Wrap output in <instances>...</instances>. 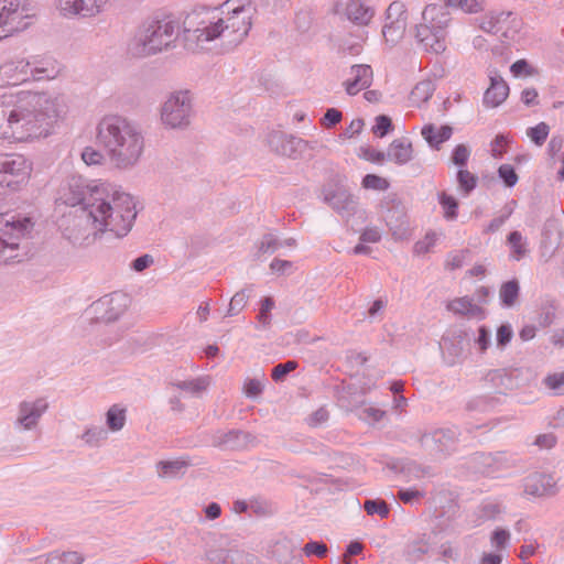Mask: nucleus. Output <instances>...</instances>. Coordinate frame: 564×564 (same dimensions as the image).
Segmentation results:
<instances>
[{"instance_id":"obj_5","label":"nucleus","mask_w":564,"mask_h":564,"mask_svg":"<svg viewBox=\"0 0 564 564\" xmlns=\"http://www.w3.org/2000/svg\"><path fill=\"white\" fill-rule=\"evenodd\" d=\"M85 192V180L72 177L62 197L74 210L62 218L59 228L63 237L75 247L91 246L104 235L93 207L88 206L86 199H82L86 196Z\"/></svg>"},{"instance_id":"obj_48","label":"nucleus","mask_w":564,"mask_h":564,"mask_svg":"<svg viewBox=\"0 0 564 564\" xmlns=\"http://www.w3.org/2000/svg\"><path fill=\"white\" fill-rule=\"evenodd\" d=\"M550 132V127L545 122H540L528 130V135L536 145H542Z\"/></svg>"},{"instance_id":"obj_8","label":"nucleus","mask_w":564,"mask_h":564,"mask_svg":"<svg viewBox=\"0 0 564 564\" xmlns=\"http://www.w3.org/2000/svg\"><path fill=\"white\" fill-rule=\"evenodd\" d=\"M33 223L29 217L11 216L0 226V264L22 261L21 241L29 237Z\"/></svg>"},{"instance_id":"obj_17","label":"nucleus","mask_w":564,"mask_h":564,"mask_svg":"<svg viewBox=\"0 0 564 564\" xmlns=\"http://www.w3.org/2000/svg\"><path fill=\"white\" fill-rule=\"evenodd\" d=\"M128 297L122 293H112L99 299L93 307L97 318L110 323L117 321L127 310Z\"/></svg>"},{"instance_id":"obj_27","label":"nucleus","mask_w":564,"mask_h":564,"mask_svg":"<svg viewBox=\"0 0 564 564\" xmlns=\"http://www.w3.org/2000/svg\"><path fill=\"white\" fill-rule=\"evenodd\" d=\"M447 310L455 314L477 319H484L486 315L484 308L473 303V300L468 296H463L451 301L447 304Z\"/></svg>"},{"instance_id":"obj_7","label":"nucleus","mask_w":564,"mask_h":564,"mask_svg":"<svg viewBox=\"0 0 564 564\" xmlns=\"http://www.w3.org/2000/svg\"><path fill=\"white\" fill-rule=\"evenodd\" d=\"M451 14L441 4H429L422 13V22L416 25L415 39L427 52L440 54L445 51L446 29Z\"/></svg>"},{"instance_id":"obj_21","label":"nucleus","mask_w":564,"mask_h":564,"mask_svg":"<svg viewBox=\"0 0 564 564\" xmlns=\"http://www.w3.org/2000/svg\"><path fill=\"white\" fill-rule=\"evenodd\" d=\"M206 560L209 564H258L254 555L235 549H210Z\"/></svg>"},{"instance_id":"obj_20","label":"nucleus","mask_w":564,"mask_h":564,"mask_svg":"<svg viewBox=\"0 0 564 564\" xmlns=\"http://www.w3.org/2000/svg\"><path fill=\"white\" fill-rule=\"evenodd\" d=\"M381 206L387 209L383 218L392 235L397 238H402L408 229L404 206L394 199L384 200Z\"/></svg>"},{"instance_id":"obj_24","label":"nucleus","mask_w":564,"mask_h":564,"mask_svg":"<svg viewBox=\"0 0 564 564\" xmlns=\"http://www.w3.org/2000/svg\"><path fill=\"white\" fill-rule=\"evenodd\" d=\"M352 78L345 82L348 95H356L360 90L367 89L372 84L373 73L369 65L360 64L351 66Z\"/></svg>"},{"instance_id":"obj_56","label":"nucleus","mask_w":564,"mask_h":564,"mask_svg":"<svg viewBox=\"0 0 564 564\" xmlns=\"http://www.w3.org/2000/svg\"><path fill=\"white\" fill-rule=\"evenodd\" d=\"M263 391V384L261 380L257 378H248L243 383V392L248 398H257Z\"/></svg>"},{"instance_id":"obj_35","label":"nucleus","mask_w":564,"mask_h":564,"mask_svg":"<svg viewBox=\"0 0 564 564\" xmlns=\"http://www.w3.org/2000/svg\"><path fill=\"white\" fill-rule=\"evenodd\" d=\"M434 90L435 85L432 80H422L412 89L410 100L413 105L420 106L432 97Z\"/></svg>"},{"instance_id":"obj_49","label":"nucleus","mask_w":564,"mask_h":564,"mask_svg":"<svg viewBox=\"0 0 564 564\" xmlns=\"http://www.w3.org/2000/svg\"><path fill=\"white\" fill-rule=\"evenodd\" d=\"M297 367V362L294 360H289L283 364H278L273 367L271 377L274 381H283L285 377Z\"/></svg>"},{"instance_id":"obj_33","label":"nucleus","mask_w":564,"mask_h":564,"mask_svg":"<svg viewBox=\"0 0 564 564\" xmlns=\"http://www.w3.org/2000/svg\"><path fill=\"white\" fill-rule=\"evenodd\" d=\"M518 369H496L489 372V380L497 387L506 390L513 389L517 383L514 381Z\"/></svg>"},{"instance_id":"obj_14","label":"nucleus","mask_w":564,"mask_h":564,"mask_svg":"<svg viewBox=\"0 0 564 564\" xmlns=\"http://www.w3.org/2000/svg\"><path fill=\"white\" fill-rule=\"evenodd\" d=\"M269 148L278 155L301 159L307 150L315 149L308 141L283 131H271L267 137Z\"/></svg>"},{"instance_id":"obj_19","label":"nucleus","mask_w":564,"mask_h":564,"mask_svg":"<svg viewBox=\"0 0 564 564\" xmlns=\"http://www.w3.org/2000/svg\"><path fill=\"white\" fill-rule=\"evenodd\" d=\"M109 0H58L59 12L67 18H91L101 13Z\"/></svg>"},{"instance_id":"obj_28","label":"nucleus","mask_w":564,"mask_h":564,"mask_svg":"<svg viewBox=\"0 0 564 564\" xmlns=\"http://www.w3.org/2000/svg\"><path fill=\"white\" fill-rule=\"evenodd\" d=\"M412 143L405 138L393 140L386 152L387 160L403 165L412 159Z\"/></svg>"},{"instance_id":"obj_26","label":"nucleus","mask_w":564,"mask_h":564,"mask_svg":"<svg viewBox=\"0 0 564 564\" xmlns=\"http://www.w3.org/2000/svg\"><path fill=\"white\" fill-rule=\"evenodd\" d=\"M171 386L183 391L186 397L200 398L210 386V378L204 376L195 379L175 380Z\"/></svg>"},{"instance_id":"obj_50","label":"nucleus","mask_w":564,"mask_h":564,"mask_svg":"<svg viewBox=\"0 0 564 564\" xmlns=\"http://www.w3.org/2000/svg\"><path fill=\"white\" fill-rule=\"evenodd\" d=\"M362 186L367 189L386 191L389 187V182L376 174H367L362 178Z\"/></svg>"},{"instance_id":"obj_4","label":"nucleus","mask_w":564,"mask_h":564,"mask_svg":"<svg viewBox=\"0 0 564 564\" xmlns=\"http://www.w3.org/2000/svg\"><path fill=\"white\" fill-rule=\"evenodd\" d=\"M85 191L86 196L82 199L93 207L102 234L111 232L117 238L127 236L137 217L133 197L109 185L88 183L86 180Z\"/></svg>"},{"instance_id":"obj_63","label":"nucleus","mask_w":564,"mask_h":564,"mask_svg":"<svg viewBox=\"0 0 564 564\" xmlns=\"http://www.w3.org/2000/svg\"><path fill=\"white\" fill-rule=\"evenodd\" d=\"M341 120V112L335 108H329L326 110L322 123L326 128H330L336 126Z\"/></svg>"},{"instance_id":"obj_15","label":"nucleus","mask_w":564,"mask_h":564,"mask_svg":"<svg viewBox=\"0 0 564 564\" xmlns=\"http://www.w3.org/2000/svg\"><path fill=\"white\" fill-rule=\"evenodd\" d=\"M47 409L48 403L43 398L20 402L13 422L14 429L18 431H32L36 429Z\"/></svg>"},{"instance_id":"obj_58","label":"nucleus","mask_w":564,"mask_h":564,"mask_svg":"<svg viewBox=\"0 0 564 564\" xmlns=\"http://www.w3.org/2000/svg\"><path fill=\"white\" fill-rule=\"evenodd\" d=\"M384 414L386 412L380 409L373 406H365L360 409L359 417L368 422L375 423L379 422Z\"/></svg>"},{"instance_id":"obj_55","label":"nucleus","mask_w":564,"mask_h":564,"mask_svg":"<svg viewBox=\"0 0 564 564\" xmlns=\"http://www.w3.org/2000/svg\"><path fill=\"white\" fill-rule=\"evenodd\" d=\"M469 156H470L469 149L465 144H458L453 150L451 159L455 165L463 167L467 164Z\"/></svg>"},{"instance_id":"obj_42","label":"nucleus","mask_w":564,"mask_h":564,"mask_svg":"<svg viewBox=\"0 0 564 564\" xmlns=\"http://www.w3.org/2000/svg\"><path fill=\"white\" fill-rule=\"evenodd\" d=\"M438 202L444 209V217L447 220H455L457 218L458 202L453 196L441 192L438 194Z\"/></svg>"},{"instance_id":"obj_61","label":"nucleus","mask_w":564,"mask_h":564,"mask_svg":"<svg viewBox=\"0 0 564 564\" xmlns=\"http://www.w3.org/2000/svg\"><path fill=\"white\" fill-rule=\"evenodd\" d=\"M154 263L151 254H142L130 263V268L135 272H143Z\"/></svg>"},{"instance_id":"obj_40","label":"nucleus","mask_w":564,"mask_h":564,"mask_svg":"<svg viewBox=\"0 0 564 564\" xmlns=\"http://www.w3.org/2000/svg\"><path fill=\"white\" fill-rule=\"evenodd\" d=\"M106 422L108 427L113 431H120L123 429L126 423V410L119 408V405H112L106 414Z\"/></svg>"},{"instance_id":"obj_39","label":"nucleus","mask_w":564,"mask_h":564,"mask_svg":"<svg viewBox=\"0 0 564 564\" xmlns=\"http://www.w3.org/2000/svg\"><path fill=\"white\" fill-rule=\"evenodd\" d=\"M542 384L552 395H564V371L546 375L542 380Z\"/></svg>"},{"instance_id":"obj_38","label":"nucleus","mask_w":564,"mask_h":564,"mask_svg":"<svg viewBox=\"0 0 564 564\" xmlns=\"http://www.w3.org/2000/svg\"><path fill=\"white\" fill-rule=\"evenodd\" d=\"M519 282L517 280H510L505 282L499 291V297L503 306L511 307L516 304L519 296Z\"/></svg>"},{"instance_id":"obj_60","label":"nucleus","mask_w":564,"mask_h":564,"mask_svg":"<svg viewBox=\"0 0 564 564\" xmlns=\"http://www.w3.org/2000/svg\"><path fill=\"white\" fill-rule=\"evenodd\" d=\"M510 14H511L510 12H508V13L501 12L497 17H490L489 19L485 20L480 24V28H481V30H484L487 33L497 34L500 31V28L498 26L500 19L503 15L509 17Z\"/></svg>"},{"instance_id":"obj_9","label":"nucleus","mask_w":564,"mask_h":564,"mask_svg":"<svg viewBox=\"0 0 564 564\" xmlns=\"http://www.w3.org/2000/svg\"><path fill=\"white\" fill-rule=\"evenodd\" d=\"M322 199L327 204L335 213L347 221L355 215L365 217V210L359 206V199L356 197L349 188L344 184V180L340 176H336L327 182L322 187Z\"/></svg>"},{"instance_id":"obj_62","label":"nucleus","mask_w":564,"mask_h":564,"mask_svg":"<svg viewBox=\"0 0 564 564\" xmlns=\"http://www.w3.org/2000/svg\"><path fill=\"white\" fill-rule=\"evenodd\" d=\"M500 512V506L495 502H487L480 508V517L485 520L495 519Z\"/></svg>"},{"instance_id":"obj_57","label":"nucleus","mask_w":564,"mask_h":564,"mask_svg":"<svg viewBox=\"0 0 564 564\" xmlns=\"http://www.w3.org/2000/svg\"><path fill=\"white\" fill-rule=\"evenodd\" d=\"M327 546L323 542L311 541L306 543L303 547V552L306 556L316 555L318 557H324L327 554Z\"/></svg>"},{"instance_id":"obj_46","label":"nucleus","mask_w":564,"mask_h":564,"mask_svg":"<svg viewBox=\"0 0 564 564\" xmlns=\"http://www.w3.org/2000/svg\"><path fill=\"white\" fill-rule=\"evenodd\" d=\"M108 436V433L102 427H90L85 431V433L82 435V438L85 441L86 444L90 446H97L99 442L106 440Z\"/></svg>"},{"instance_id":"obj_54","label":"nucleus","mask_w":564,"mask_h":564,"mask_svg":"<svg viewBox=\"0 0 564 564\" xmlns=\"http://www.w3.org/2000/svg\"><path fill=\"white\" fill-rule=\"evenodd\" d=\"M392 129L391 118L386 115H379L376 118V124L372 128V131L379 138H383L389 131Z\"/></svg>"},{"instance_id":"obj_59","label":"nucleus","mask_w":564,"mask_h":564,"mask_svg":"<svg viewBox=\"0 0 564 564\" xmlns=\"http://www.w3.org/2000/svg\"><path fill=\"white\" fill-rule=\"evenodd\" d=\"M82 159L87 165H96L101 163L104 154L94 148L87 147L82 153Z\"/></svg>"},{"instance_id":"obj_30","label":"nucleus","mask_w":564,"mask_h":564,"mask_svg":"<svg viewBox=\"0 0 564 564\" xmlns=\"http://www.w3.org/2000/svg\"><path fill=\"white\" fill-rule=\"evenodd\" d=\"M254 441L256 436L251 433L240 430H232L224 434L219 445H224L231 449H237L247 447L249 444H253Z\"/></svg>"},{"instance_id":"obj_47","label":"nucleus","mask_w":564,"mask_h":564,"mask_svg":"<svg viewBox=\"0 0 564 564\" xmlns=\"http://www.w3.org/2000/svg\"><path fill=\"white\" fill-rule=\"evenodd\" d=\"M405 20L408 22V12L405 7L400 1L390 3L386 12V21H399Z\"/></svg>"},{"instance_id":"obj_23","label":"nucleus","mask_w":564,"mask_h":564,"mask_svg":"<svg viewBox=\"0 0 564 564\" xmlns=\"http://www.w3.org/2000/svg\"><path fill=\"white\" fill-rule=\"evenodd\" d=\"M191 465V462L184 457L160 460L155 464V471L162 480H176L184 477Z\"/></svg>"},{"instance_id":"obj_37","label":"nucleus","mask_w":564,"mask_h":564,"mask_svg":"<svg viewBox=\"0 0 564 564\" xmlns=\"http://www.w3.org/2000/svg\"><path fill=\"white\" fill-rule=\"evenodd\" d=\"M252 286L245 288L238 291L229 302V306L227 310V316H236L238 315L247 305L248 300L251 295Z\"/></svg>"},{"instance_id":"obj_2","label":"nucleus","mask_w":564,"mask_h":564,"mask_svg":"<svg viewBox=\"0 0 564 564\" xmlns=\"http://www.w3.org/2000/svg\"><path fill=\"white\" fill-rule=\"evenodd\" d=\"M59 116L55 99L44 93L0 97V138L25 142L46 137Z\"/></svg>"},{"instance_id":"obj_10","label":"nucleus","mask_w":564,"mask_h":564,"mask_svg":"<svg viewBox=\"0 0 564 564\" xmlns=\"http://www.w3.org/2000/svg\"><path fill=\"white\" fill-rule=\"evenodd\" d=\"M54 75L53 67L32 66L25 59L10 61L0 66V86H17L31 79L52 78Z\"/></svg>"},{"instance_id":"obj_16","label":"nucleus","mask_w":564,"mask_h":564,"mask_svg":"<svg viewBox=\"0 0 564 564\" xmlns=\"http://www.w3.org/2000/svg\"><path fill=\"white\" fill-rule=\"evenodd\" d=\"M456 440V431L452 429H437L432 432L424 433L420 438V443L430 455L437 456L452 451Z\"/></svg>"},{"instance_id":"obj_6","label":"nucleus","mask_w":564,"mask_h":564,"mask_svg":"<svg viewBox=\"0 0 564 564\" xmlns=\"http://www.w3.org/2000/svg\"><path fill=\"white\" fill-rule=\"evenodd\" d=\"M181 23L173 17L154 19L142 24L128 45V53L137 58L155 55L175 45Z\"/></svg>"},{"instance_id":"obj_43","label":"nucleus","mask_w":564,"mask_h":564,"mask_svg":"<svg viewBox=\"0 0 564 564\" xmlns=\"http://www.w3.org/2000/svg\"><path fill=\"white\" fill-rule=\"evenodd\" d=\"M364 509L369 516L378 514L382 519L388 518L390 513L389 505L380 499L366 500L364 502Z\"/></svg>"},{"instance_id":"obj_52","label":"nucleus","mask_w":564,"mask_h":564,"mask_svg":"<svg viewBox=\"0 0 564 564\" xmlns=\"http://www.w3.org/2000/svg\"><path fill=\"white\" fill-rule=\"evenodd\" d=\"M513 337L512 327L509 324H502L498 327L496 334V345L499 349H505Z\"/></svg>"},{"instance_id":"obj_44","label":"nucleus","mask_w":564,"mask_h":564,"mask_svg":"<svg viewBox=\"0 0 564 564\" xmlns=\"http://www.w3.org/2000/svg\"><path fill=\"white\" fill-rule=\"evenodd\" d=\"M283 247V242L280 241L274 235H264L258 246V254H272Z\"/></svg>"},{"instance_id":"obj_64","label":"nucleus","mask_w":564,"mask_h":564,"mask_svg":"<svg viewBox=\"0 0 564 564\" xmlns=\"http://www.w3.org/2000/svg\"><path fill=\"white\" fill-rule=\"evenodd\" d=\"M424 496L423 491L417 489H401L398 492L399 499L404 503H412Z\"/></svg>"},{"instance_id":"obj_13","label":"nucleus","mask_w":564,"mask_h":564,"mask_svg":"<svg viewBox=\"0 0 564 564\" xmlns=\"http://www.w3.org/2000/svg\"><path fill=\"white\" fill-rule=\"evenodd\" d=\"M31 174V164L22 154L0 155V187L15 191Z\"/></svg>"},{"instance_id":"obj_45","label":"nucleus","mask_w":564,"mask_h":564,"mask_svg":"<svg viewBox=\"0 0 564 564\" xmlns=\"http://www.w3.org/2000/svg\"><path fill=\"white\" fill-rule=\"evenodd\" d=\"M274 307V301L272 297H264L261 301L260 312L257 316L259 324L263 328H269L271 325V310Z\"/></svg>"},{"instance_id":"obj_25","label":"nucleus","mask_w":564,"mask_h":564,"mask_svg":"<svg viewBox=\"0 0 564 564\" xmlns=\"http://www.w3.org/2000/svg\"><path fill=\"white\" fill-rule=\"evenodd\" d=\"M375 11L362 0H349L346 6V15L348 20L357 25H368L372 20Z\"/></svg>"},{"instance_id":"obj_3","label":"nucleus","mask_w":564,"mask_h":564,"mask_svg":"<svg viewBox=\"0 0 564 564\" xmlns=\"http://www.w3.org/2000/svg\"><path fill=\"white\" fill-rule=\"evenodd\" d=\"M96 139L110 163L119 170L132 169L144 151L141 129L119 115H107L97 124Z\"/></svg>"},{"instance_id":"obj_11","label":"nucleus","mask_w":564,"mask_h":564,"mask_svg":"<svg viewBox=\"0 0 564 564\" xmlns=\"http://www.w3.org/2000/svg\"><path fill=\"white\" fill-rule=\"evenodd\" d=\"M193 112L192 99L188 91L172 94L163 104L161 119L172 129L185 128L191 122Z\"/></svg>"},{"instance_id":"obj_34","label":"nucleus","mask_w":564,"mask_h":564,"mask_svg":"<svg viewBox=\"0 0 564 564\" xmlns=\"http://www.w3.org/2000/svg\"><path fill=\"white\" fill-rule=\"evenodd\" d=\"M507 241L511 248V259L520 261L528 254L529 249L527 248V240L523 238L520 231H511L508 235Z\"/></svg>"},{"instance_id":"obj_41","label":"nucleus","mask_w":564,"mask_h":564,"mask_svg":"<svg viewBox=\"0 0 564 564\" xmlns=\"http://www.w3.org/2000/svg\"><path fill=\"white\" fill-rule=\"evenodd\" d=\"M457 182L463 194L468 196L475 189L478 177L467 170L459 169L457 172Z\"/></svg>"},{"instance_id":"obj_53","label":"nucleus","mask_w":564,"mask_h":564,"mask_svg":"<svg viewBox=\"0 0 564 564\" xmlns=\"http://www.w3.org/2000/svg\"><path fill=\"white\" fill-rule=\"evenodd\" d=\"M498 175L507 187L514 186L519 180L518 174L510 164L500 165L498 169Z\"/></svg>"},{"instance_id":"obj_1","label":"nucleus","mask_w":564,"mask_h":564,"mask_svg":"<svg viewBox=\"0 0 564 564\" xmlns=\"http://www.w3.org/2000/svg\"><path fill=\"white\" fill-rule=\"evenodd\" d=\"M227 15L220 17L218 9L202 8L189 12L183 21L185 47L192 51L207 48L218 42L223 50H231L248 35L257 11L250 0L236 4V0L224 3Z\"/></svg>"},{"instance_id":"obj_31","label":"nucleus","mask_w":564,"mask_h":564,"mask_svg":"<svg viewBox=\"0 0 564 564\" xmlns=\"http://www.w3.org/2000/svg\"><path fill=\"white\" fill-rule=\"evenodd\" d=\"M406 24L408 22H405V20L386 21L382 29V35L386 43H388L390 46L397 45L404 35Z\"/></svg>"},{"instance_id":"obj_32","label":"nucleus","mask_w":564,"mask_h":564,"mask_svg":"<svg viewBox=\"0 0 564 564\" xmlns=\"http://www.w3.org/2000/svg\"><path fill=\"white\" fill-rule=\"evenodd\" d=\"M39 564H82L84 561L83 555L75 551L69 552H51L45 558L39 557Z\"/></svg>"},{"instance_id":"obj_18","label":"nucleus","mask_w":564,"mask_h":564,"mask_svg":"<svg viewBox=\"0 0 564 564\" xmlns=\"http://www.w3.org/2000/svg\"><path fill=\"white\" fill-rule=\"evenodd\" d=\"M523 492L531 497H552L558 491L557 479L551 474L533 473L522 482Z\"/></svg>"},{"instance_id":"obj_36","label":"nucleus","mask_w":564,"mask_h":564,"mask_svg":"<svg viewBox=\"0 0 564 564\" xmlns=\"http://www.w3.org/2000/svg\"><path fill=\"white\" fill-rule=\"evenodd\" d=\"M430 551V545L424 539L412 541L405 546L404 556L409 563H416Z\"/></svg>"},{"instance_id":"obj_51","label":"nucleus","mask_w":564,"mask_h":564,"mask_svg":"<svg viewBox=\"0 0 564 564\" xmlns=\"http://www.w3.org/2000/svg\"><path fill=\"white\" fill-rule=\"evenodd\" d=\"M478 335L475 337V344L478 347L480 354H485L491 345V330L482 325L477 330Z\"/></svg>"},{"instance_id":"obj_29","label":"nucleus","mask_w":564,"mask_h":564,"mask_svg":"<svg viewBox=\"0 0 564 564\" xmlns=\"http://www.w3.org/2000/svg\"><path fill=\"white\" fill-rule=\"evenodd\" d=\"M453 134L451 126H442L436 129L434 124H426L422 128V135L426 142L434 149L438 150L440 145L449 140Z\"/></svg>"},{"instance_id":"obj_12","label":"nucleus","mask_w":564,"mask_h":564,"mask_svg":"<svg viewBox=\"0 0 564 564\" xmlns=\"http://www.w3.org/2000/svg\"><path fill=\"white\" fill-rule=\"evenodd\" d=\"M28 4L22 0H0V40L28 28Z\"/></svg>"},{"instance_id":"obj_22","label":"nucleus","mask_w":564,"mask_h":564,"mask_svg":"<svg viewBox=\"0 0 564 564\" xmlns=\"http://www.w3.org/2000/svg\"><path fill=\"white\" fill-rule=\"evenodd\" d=\"M490 86L484 94V105L486 107H498L500 106L509 95V86L496 70L489 74Z\"/></svg>"}]
</instances>
